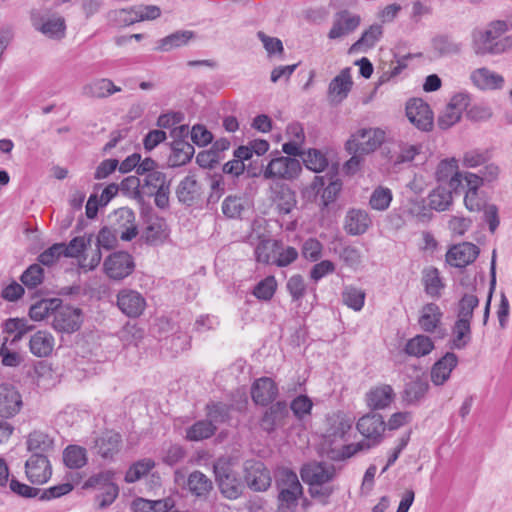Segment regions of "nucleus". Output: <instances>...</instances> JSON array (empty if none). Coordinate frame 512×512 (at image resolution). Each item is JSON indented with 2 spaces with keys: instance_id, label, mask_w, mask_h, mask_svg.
I'll use <instances>...</instances> for the list:
<instances>
[{
  "instance_id": "f257e3e1",
  "label": "nucleus",
  "mask_w": 512,
  "mask_h": 512,
  "mask_svg": "<svg viewBox=\"0 0 512 512\" xmlns=\"http://www.w3.org/2000/svg\"><path fill=\"white\" fill-rule=\"evenodd\" d=\"M356 428L359 433L364 436L365 440L355 444L344 445L339 450L331 449L327 453L329 459L333 461L345 460L354 456L359 451L368 450L376 446L382 440L386 423L382 415L378 413H368L358 420Z\"/></svg>"
},
{
  "instance_id": "f03ea898",
  "label": "nucleus",
  "mask_w": 512,
  "mask_h": 512,
  "mask_svg": "<svg viewBox=\"0 0 512 512\" xmlns=\"http://www.w3.org/2000/svg\"><path fill=\"white\" fill-rule=\"evenodd\" d=\"M275 485L279 491L277 512H294L299 497L303 494L297 474L289 468H278L274 474Z\"/></svg>"
},
{
  "instance_id": "7ed1b4c3",
  "label": "nucleus",
  "mask_w": 512,
  "mask_h": 512,
  "mask_svg": "<svg viewBox=\"0 0 512 512\" xmlns=\"http://www.w3.org/2000/svg\"><path fill=\"white\" fill-rule=\"evenodd\" d=\"M384 137V131L379 128H363L351 136L346 148L353 154H369L382 144Z\"/></svg>"
},
{
  "instance_id": "20e7f679",
  "label": "nucleus",
  "mask_w": 512,
  "mask_h": 512,
  "mask_svg": "<svg viewBox=\"0 0 512 512\" xmlns=\"http://www.w3.org/2000/svg\"><path fill=\"white\" fill-rule=\"evenodd\" d=\"M421 149V145L397 141L386 144L382 153L387 160V164L393 167L394 170H400L403 165L411 163L416 155L421 152Z\"/></svg>"
},
{
  "instance_id": "39448f33",
  "label": "nucleus",
  "mask_w": 512,
  "mask_h": 512,
  "mask_svg": "<svg viewBox=\"0 0 512 512\" xmlns=\"http://www.w3.org/2000/svg\"><path fill=\"white\" fill-rule=\"evenodd\" d=\"M302 167L296 158L278 156L272 158L263 171L264 179L293 180L298 177Z\"/></svg>"
},
{
  "instance_id": "423d86ee",
  "label": "nucleus",
  "mask_w": 512,
  "mask_h": 512,
  "mask_svg": "<svg viewBox=\"0 0 512 512\" xmlns=\"http://www.w3.org/2000/svg\"><path fill=\"white\" fill-rule=\"evenodd\" d=\"M110 226L120 234L125 242L132 241L139 233L136 224V214L129 207H121L109 216Z\"/></svg>"
},
{
  "instance_id": "0eeeda50",
  "label": "nucleus",
  "mask_w": 512,
  "mask_h": 512,
  "mask_svg": "<svg viewBox=\"0 0 512 512\" xmlns=\"http://www.w3.org/2000/svg\"><path fill=\"white\" fill-rule=\"evenodd\" d=\"M83 322V313L80 308L70 305L57 306L53 314V328L62 333H73L80 329Z\"/></svg>"
},
{
  "instance_id": "6e6552de",
  "label": "nucleus",
  "mask_w": 512,
  "mask_h": 512,
  "mask_svg": "<svg viewBox=\"0 0 512 512\" xmlns=\"http://www.w3.org/2000/svg\"><path fill=\"white\" fill-rule=\"evenodd\" d=\"M214 473L223 496L228 499H237L242 494V482L228 463H216Z\"/></svg>"
},
{
  "instance_id": "1a4fd4ad",
  "label": "nucleus",
  "mask_w": 512,
  "mask_h": 512,
  "mask_svg": "<svg viewBox=\"0 0 512 512\" xmlns=\"http://www.w3.org/2000/svg\"><path fill=\"white\" fill-rule=\"evenodd\" d=\"M104 272L113 280H123L133 273L135 269L134 258L125 251L110 254L104 261Z\"/></svg>"
},
{
  "instance_id": "9d476101",
  "label": "nucleus",
  "mask_w": 512,
  "mask_h": 512,
  "mask_svg": "<svg viewBox=\"0 0 512 512\" xmlns=\"http://www.w3.org/2000/svg\"><path fill=\"white\" fill-rule=\"evenodd\" d=\"M289 416V408L285 400L272 402L260 418L259 425L264 432L272 434L288 423Z\"/></svg>"
},
{
  "instance_id": "9b49d317",
  "label": "nucleus",
  "mask_w": 512,
  "mask_h": 512,
  "mask_svg": "<svg viewBox=\"0 0 512 512\" xmlns=\"http://www.w3.org/2000/svg\"><path fill=\"white\" fill-rule=\"evenodd\" d=\"M512 47L510 37L497 39L493 30L479 31L474 34V50L478 55H497L501 54Z\"/></svg>"
},
{
  "instance_id": "f8f14e48",
  "label": "nucleus",
  "mask_w": 512,
  "mask_h": 512,
  "mask_svg": "<svg viewBox=\"0 0 512 512\" xmlns=\"http://www.w3.org/2000/svg\"><path fill=\"white\" fill-rule=\"evenodd\" d=\"M408 120L419 130L430 131L433 126V113L430 106L420 98L410 99L406 104Z\"/></svg>"
},
{
  "instance_id": "ddd939ff",
  "label": "nucleus",
  "mask_w": 512,
  "mask_h": 512,
  "mask_svg": "<svg viewBox=\"0 0 512 512\" xmlns=\"http://www.w3.org/2000/svg\"><path fill=\"white\" fill-rule=\"evenodd\" d=\"M270 199L276 205L279 214H290L297 205L296 193L289 185L282 182H274L269 187Z\"/></svg>"
},
{
  "instance_id": "4468645a",
  "label": "nucleus",
  "mask_w": 512,
  "mask_h": 512,
  "mask_svg": "<svg viewBox=\"0 0 512 512\" xmlns=\"http://www.w3.org/2000/svg\"><path fill=\"white\" fill-rule=\"evenodd\" d=\"M25 472L33 484H44L52 475L50 462L46 455L33 453L25 463Z\"/></svg>"
},
{
  "instance_id": "2eb2a0df",
  "label": "nucleus",
  "mask_w": 512,
  "mask_h": 512,
  "mask_svg": "<svg viewBox=\"0 0 512 512\" xmlns=\"http://www.w3.org/2000/svg\"><path fill=\"white\" fill-rule=\"evenodd\" d=\"M117 306L127 317L137 318L144 312L146 300L135 290L122 289L117 294Z\"/></svg>"
},
{
  "instance_id": "dca6fc26",
  "label": "nucleus",
  "mask_w": 512,
  "mask_h": 512,
  "mask_svg": "<svg viewBox=\"0 0 512 512\" xmlns=\"http://www.w3.org/2000/svg\"><path fill=\"white\" fill-rule=\"evenodd\" d=\"M336 469L325 462H314L305 465L301 470V477L310 486L326 484L334 479Z\"/></svg>"
},
{
  "instance_id": "f3484780",
  "label": "nucleus",
  "mask_w": 512,
  "mask_h": 512,
  "mask_svg": "<svg viewBox=\"0 0 512 512\" xmlns=\"http://www.w3.org/2000/svg\"><path fill=\"white\" fill-rule=\"evenodd\" d=\"M23 401L19 391L11 384H0V417L9 419L22 409Z\"/></svg>"
},
{
  "instance_id": "a211bd4d",
  "label": "nucleus",
  "mask_w": 512,
  "mask_h": 512,
  "mask_svg": "<svg viewBox=\"0 0 512 512\" xmlns=\"http://www.w3.org/2000/svg\"><path fill=\"white\" fill-rule=\"evenodd\" d=\"M245 481L253 491H266L271 485L270 471L260 461L245 464Z\"/></svg>"
},
{
  "instance_id": "6ab92c4d",
  "label": "nucleus",
  "mask_w": 512,
  "mask_h": 512,
  "mask_svg": "<svg viewBox=\"0 0 512 512\" xmlns=\"http://www.w3.org/2000/svg\"><path fill=\"white\" fill-rule=\"evenodd\" d=\"M480 253L477 245L463 242L451 247L446 254V261L451 266L464 268L473 263Z\"/></svg>"
},
{
  "instance_id": "aec40b11",
  "label": "nucleus",
  "mask_w": 512,
  "mask_h": 512,
  "mask_svg": "<svg viewBox=\"0 0 512 512\" xmlns=\"http://www.w3.org/2000/svg\"><path fill=\"white\" fill-rule=\"evenodd\" d=\"M167 237L168 226L166 220L158 215H148L141 239L150 246H158L163 244Z\"/></svg>"
},
{
  "instance_id": "412c9836",
  "label": "nucleus",
  "mask_w": 512,
  "mask_h": 512,
  "mask_svg": "<svg viewBox=\"0 0 512 512\" xmlns=\"http://www.w3.org/2000/svg\"><path fill=\"white\" fill-rule=\"evenodd\" d=\"M361 23L359 15L341 10L334 16L333 25L328 33L329 39H339L355 31Z\"/></svg>"
},
{
  "instance_id": "4be33fe9",
  "label": "nucleus",
  "mask_w": 512,
  "mask_h": 512,
  "mask_svg": "<svg viewBox=\"0 0 512 512\" xmlns=\"http://www.w3.org/2000/svg\"><path fill=\"white\" fill-rule=\"evenodd\" d=\"M251 398L257 405L268 406L278 396V386L269 377L256 379L251 386Z\"/></svg>"
},
{
  "instance_id": "5701e85b",
  "label": "nucleus",
  "mask_w": 512,
  "mask_h": 512,
  "mask_svg": "<svg viewBox=\"0 0 512 512\" xmlns=\"http://www.w3.org/2000/svg\"><path fill=\"white\" fill-rule=\"evenodd\" d=\"M202 193L201 184L194 175L185 176L176 188L178 201L188 207L197 204L201 200Z\"/></svg>"
},
{
  "instance_id": "b1692460",
  "label": "nucleus",
  "mask_w": 512,
  "mask_h": 512,
  "mask_svg": "<svg viewBox=\"0 0 512 512\" xmlns=\"http://www.w3.org/2000/svg\"><path fill=\"white\" fill-rule=\"evenodd\" d=\"M472 83L480 90H498L503 88L504 77L486 67L475 69L470 74Z\"/></svg>"
},
{
  "instance_id": "393cba45",
  "label": "nucleus",
  "mask_w": 512,
  "mask_h": 512,
  "mask_svg": "<svg viewBox=\"0 0 512 512\" xmlns=\"http://www.w3.org/2000/svg\"><path fill=\"white\" fill-rule=\"evenodd\" d=\"M122 438L119 433L106 431L97 437L94 442V449L104 459H112L119 451Z\"/></svg>"
},
{
  "instance_id": "a878e982",
  "label": "nucleus",
  "mask_w": 512,
  "mask_h": 512,
  "mask_svg": "<svg viewBox=\"0 0 512 512\" xmlns=\"http://www.w3.org/2000/svg\"><path fill=\"white\" fill-rule=\"evenodd\" d=\"M170 155L167 164L171 168L181 167L189 163L195 153L192 144L183 139H175L170 144Z\"/></svg>"
},
{
  "instance_id": "bb28decb",
  "label": "nucleus",
  "mask_w": 512,
  "mask_h": 512,
  "mask_svg": "<svg viewBox=\"0 0 512 512\" xmlns=\"http://www.w3.org/2000/svg\"><path fill=\"white\" fill-rule=\"evenodd\" d=\"M395 392L391 385L382 384L372 387L366 393V403L372 410L385 409L393 402Z\"/></svg>"
},
{
  "instance_id": "cd10ccee",
  "label": "nucleus",
  "mask_w": 512,
  "mask_h": 512,
  "mask_svg": "<svg viewBox=\"0 0 512 512\" xmlns=\"http://www.w3.org/2000/svg\"><path fill=\"white\" fill-rule=\"evenodd\" d=\"M371 223V218L365 210L350 209L345 216L344 229L348 235H362L368 230Z\"/></svg>"
},
{
  "instance_id": "c85d7f7f",
  "label": "nucleus",
  "mask_w": 512,
  "mask_h": 512,
  "mask_svg": "<svg viewBox=\"0 0 512 512\" xmlns=\"http://www.w3.org/2000/svg\"><path fill=\"white\" fill-rule=\"evenodd\" d=\"M121 91L122 88L108 78L93 79L82 88L83 95L97 99L108 98Z\"/></svg>"
},
{
  "instance_id": "c756f323",
  "label": "nucleus",
  "mask_w": 512,
  "mask_h": 512,
  "mask_svg": "<svg viewBox=\"0 0 512 512\" xmlns=\"http://www.w3.org/2000/svg\"><path fill=\"white\" fill-rule=\"evenodd\" d=\"M458 364V357L453 352H447L434 363L431 369V380L439 386L443 385L450 377L452 370Z\"/></svg>"
},
{
  "instance_id": "7c9ffc66",
  "label": "nucleus",
  "mask_w": 512,
  "mask_h": 512,
  "mask_svg": "<svg viewBox=\"0 0 512 512\" xmlns=\"http://www.w3.org/2000/svg\"><path fill=\"white\" fill-rule=\"evenodd\" d=\"M281 240L263 237L260 238L254 249L255 260L264 265H274L277 249Z\"/></svg>"
},
{
  "instance_id": "2f4dec72",
  "label": "nucleus",
  "mask_w": 512,
  "mask_h": 512,
  "mask_svg": "<svg viewBox=\"0 0 512 512\" xmlns=\"http://www.w3.org/2000/svg\"><path fill=\"white\" fill-rule=\"evenodd\" d=\"M442 317L443 312L437 304L427 303L421 309L418 324L424 332L433 333L440 325Z\"/></svg>"
},
{
  "instance_id": "473e14b6",
  "label": "nucleus",
  "mask_w": 512,
  "mask_h": 512,
  "mask_svg": "<svg viewBox=\"0 0 512 512\" xmlns=\"http://www.w3.org/2000/svg\"><path fill=\"white\" fill-rule=\"evenodd\" d=\"M451 330L452 337L449 341L450 348L461 350L467 347L472 339L471 322L456 319Z\"/></svg>"
},
{
  "instance_id": "72a5a7b5",
  "label": "nucleus",
  "mask_w": 512,
  "mask_h": 512,
  "mask_svg": "<svg viewBox=\"0 0 512 512\" xmlns=\"http://www.w3.org/2000/svg\"><path fill=\"white\" fill-rule=\"evenodd\" d=\"M29 348L33 355L37 357H47L53 351L54 337L48 331H37L30 338Z\"/></svg>"
},
{
  "instance_id": "f704fd0d",
  "label": "nucleus",
  "mask_w": 512,
  "mask_h": 512,
  "mask_svg": "<svg viewBox=\"0 0 512 512\" xmlns=\"http://www.w3.org/2000/svg\"><path fill=\"white\" fill-rule=\"evenodd\" d=\"M429 383L426 378L416 377L405 384L402 399L408 405L419 403L426 395Z\"/></svg>"
},
{
  "instance_id": "c9c22d12",
  "label": "nucleus",
  "mask_w": 512,
  "mask_h": 512,
  "mask_svg": "<svg viewBox=\"0 0 512 512\" xmlns=\"http://www.w3.org/2000/svg\"><path fill=\"white\" fill-rule=\"evenodd\" d=\"M186 486L189 492L198 498H206L213 489L211 479L198 470L189 474Z\"/></svg>"
},
{
  "instance_id": "e433bc0d",
  "label": "nucleus",
  "mask_w": 512,
  "mask_h": 512,
  "mask_svg": "<svg viewBox=\"0 0 512 512\" xmlns=\"http://www.w3.org/2000/svg\"><path fill=\"white\" fill-rule=\"evenodd\" d=\"M352 85L353 82L350 75V69L345 68L331 80L328 87V94L333 98L338 97V101H342L348 96Z\"/></svg>"
},
{
  "instance_id": "4c0bfd02",
  "label": "nucleus",
  "mask_w": 512,
  "mask_h": 512,
  "mask_svg": "<svg viewBox=\"0 0 512 512\" xmlns=\"http://www.w3.org/2000/svg\"><path fill=\"white\" fill-rule=\"evenodd\" d=\"M422 281L427 295L432 298H439L441 296V291L445 285L442 282L437 268L429 267L425 269L423 271Z\"/></svg>"
},
{
  "instance_id": "58836bf2",
  "label": "nucleus",
  "mask_w": 512,
  "mask_h": 512,
  "mask_svg": "<svg viewBox=\"0 0 512 512\" xmlns=\"http://www.w3.org/2000/svg\"><path fill=\"white\" fill-rule=\"evenodd\" d=\"M232 405L223 402H210L206 404V418L214 427L227 422L230 419Z\"/></svg>"
},
{
  "instance_id": "ea45409f",
  "label": "nucleus",
  "mask_w": 512,
  "mask_h": 512,
  "mask_svg": "<svg viewBox=\"0 0 512 512\" xmlns=\"http://www.w3.org/2000/svg\"><path fill=\"white\" fill-rule=\"evenodd\" d=\"M434 349L433 341L425 335H416L408 340L404 351L409 356L422 357L428 355Z\"/></svg>"
},
{
  "instance_id": "a19ab883",
  "label": "nucleus",
  "mask_w": 512,
  "mask_h": 512,
  "mask_svg": "<svg viewBox=\"0 0 512 512\" xmlns=\"http://www.w3.org/2000/svg\"><path fill=\"white\" fill-rule=\"evenodd\" d=\"M61 304L59 298H46L40 299L29 309V316L32 320L41 321L47 317L50 313L54 314L57 306Z\"/></svg>"
},
{
  "instance_id": "79ce46f5",
  "label": "nucleus",
  "mask_w": 512,
  "mask_h": 512,
  "mask_svg": "<svg viewBox=\"0 0 512 512\" xmlns=\"http://www.w3.org/2000/svg\"><path fill=\"white\" fill-rule=\"evenodd\" d=\"M216 431V427L206 418L196 421L186 430V439L189 441H201L212 437Z\"/></svg>"
},
{
  "instance_id": "37998d69",
  "label": "nucleus",
  "mask_w": 512,
  "mask_h": 512,
  "mask_svg": "<svg viewBox=\"0 0 512 512\" xmlns=\"http://www.w3.org/2000/svg\"><path fill=\"white\" fill-rule=\"evenodd\" d=\"M63 461L71 469L82 468L87 463L85 448L78 445L67 446L63 452Z\"/></svg>"
},
{
  "instance_id": "c03bdc74",
  "label": "nucleus",
  "mask_w": 512,
  "mask_h": 512,
  "mask_svg": "<svg viewBox=\"0 0 512 512\" xmlns=\"http://www.w3.org/2000/svg\"><path fill=\"white\" fill-rule=\"evenodd\" d=\"M141 183L143 197H152L155 190H160L164 188L165 185L170 184V182L167 181L165 173L161 171L148 173L146 176H144L143 180H141Z\"/></svg>"
},
{
  "instance_id": "a18cd8bd",
  "label": "nucleus",
  "mask_w": 512,
  "mask_h": 512,
  "mask_svg": "<svg viewBox=\"0 0 512 512\" xmlns=\"http://www.w3.org/2000/svg\"><path fill=\"white\" fill-rule=\"evenodd\" d=\"M155 467V461L150 458H143L134 462L126 471L125 482L135 483L147 475Z\"/></svg>"
},
{
  "instance_id": "49530a36",
  "label": "nucleus",
  "mask_w": 512,
  "mask_h": 512,
  "mask_svg": "<svg viewBox=\"0 0 512 512\" xmlns=\"http://www.w3.org/2000/svg\"><path fill=\"white\" fill-rule=\"evenodd\" d=\"M429 207L436 211H445L452 204L451 191L445 187L438 186L428 196Z\"/></svg>"
},
{
  "instance_id": "de8ad7c7",
  "label": "nucleus",
  "mask_w": 512,
  "mask_h": 512,
  "mask_svg": "<svg viewBox=\"0 0 512 512\" xmlns=\"http://www.w3.org/2000/svg\"><path fill=\"white\" fill-rule=\"evenodd\" d=\"M382 35V27L378 24L371 25L362 36L351 46V52L373 47Z\"/></svg>"
},
{
  "instance_id": "09e8293b",
  "label": "nucleus",
  "mask_w": 512,
  "mask_h": 512,
  "mask_svg": "<svg viewBox=\"0 0 512 512\" xmlns=\"http://www.w3.org/2000/svg\"><path fill=\"white\" fill-rule=\"evenodd\" d=\"M28 450L33 453L44 454L53 447V440L44 432L33 431L27 439Z\"/></svg>"
},
{
  "instance_id": "8fccbe9b",
  "label": "nucleus",
  "mask_w": 512,
  "mask_h": 512,
  "mask_svg": "<svg viewBox=\"0 0 512 512\" xmlns=\"http://www.w3.org/2000/svg\"><path fill=\"white\" fill-rule=\"evenodd\" d=\"M365 297V291L354 286H346L342 292L343 303L354 311H360L363 308Z\"/></svg>"
},
{
  "instance_id": "3c124183",
  "label": "nucleus",
  "mask_w": 512,
  "mask_h": 512,
  "mask_svg": "<svg viewBox=\"0 0 512 512\" xmlns=\"http://www.w3.org/2000/svg\"><path fill=\"white\" fill-rule=\"evenodd\" d=\"M479 305V299L474 294L465 293L458 302L457 319L471 322L474 309Z\"/></svg>"
},
{
  "instance_id": "603ef678",
  "label": "nucleus",
  "mask_w": 512,
  "mask_h": 512,
  "mask_svg": "<svg viewBox=\"0 0 512 512\" xmlns=\"http://www.w3.org/2000/svg\"><path fill=\"white\" fill-rule=\"evenodd\" d=\"M193 36L194 33L191 31H177L161 39L157 48L161 51H169L185 45Z\"/></svg>"
},
{
  "instance_id": "864d4df0",
  "label": "nucleus",
  "mask_w": 512,
  "mask_h": 512,
  "mask_svg": "<svg viewBox=\"0 0 512 512\" xmlns=\"http://www.w3.org/2000/svg\"><path fill=\"white\" fill-rule=\"evenodd\" d=\"M302 160L306 168L314 172H322L328 166L326 156L318 149H309L303 154Z\"/></svg>"
},
{
  "instance_id": "5fc2aeb1",
  "label": "nucleus",
  "mask_w": 512,
  "mask_h": 512,
  "mask_svg": "<svg viewBox=\"0 0 512 512\" xmlns=\"http://www.w3.org/2000/svg\"><path fill=\"white\" fill-rule=\"evenodd\" d=\"M41 33L44 35L60 39L64 36L65 32V22L64 19L58 18H48L44 20L39 26L36 27Z\"/></svg>"
},
{
  "instance_id": "6e6d98bb",
  "label": "nucleus",
  "mask_w": 512,
  "mask_h": 512,
  "mask_svg": "<svg viewBox=\"0 0 512 512\" xmlns=\"http://www.w3.org/2000/svg\"><path fill=\"white\" fill-rule=\"evenodd\" d=\"M288 408L298 420H303L307 415L311 414L313 402L307 395H298L295 397Z\"/></svg>"
},
{
  "instance_id": "4d7b16f0",
  "label": "nucleus",
  "mask_w": 512,
  "mask_h": 512,
  "mask_svg": "<svg viewBox=\"0 0 512 512\" xmlns=\"http://www.w3.org/2000/svg\"><path fill=\"white\" fill-rule=\"evenodd\" d=\"M43 279L44 270L38 263L30 265L20 277L21 282L29 289L36 288Z\"/></svg>"
},
{
  "instance_id": "13d9d810",
  "label": "nucleus",
  "mask_w": 512,
  "mask_h": 512,
  "mask_svg": "<svg viewBox=\"0 0 512 512\" xmlns=\"http://www.w3.org/2000/svg\"><path fill=\"white\" fill-rule=\"evenodd\" d=\"M277 282L274 276H267L256 284L253 289V295L264 301L270 300L276 291Z\"/></svg>"
},
{
  "instance_id": "bf43d9fd",
  "label": "nucleus",
  "mask_w": 512,
  "mask_h": 512,
  "mask_svg": "<svg viewBox=\"0 0 512 512\" xmlns=\"http://www.w3.org/2000/svg\"><path fill=\"white\" fill-rule=\"evenodd\" d=\"M391 201V190L389 188L378 187L373 191L369 204L375 210L384 211L390 206Z\"/></svg>"
},
{
  "instance_id": "052dcab7",
  "label": "nucleus",
  "mask_w": 512,
  "mask_h": 512,
  "mask_svg": "<svg viewBox=\"0 0 512 512\" xmlns=\"http://www.w3.org/2000/svg\"><path fill=\"white\" fill-rule=\"evenodd\" d=\"M277 250L276 258L274 259V265L277 267H287L298 259L299 253L297 249L292 246H285L282 240Z\"/></svg>"
},
{
  "instance_id": "680f3d73",
  "label": "nucleus",
  "mask_w": 512,
  "mask_h": 512,
  "mask_svg": "<svg viewBox=\"0 0 512 512\" xmlns=\"http://www.w3.org/2000/svg\"><path fill=\"white\" fill-rule=\"evenodd\" d=\"M489 158L490 156L487 151L472 149L464 152L462 166L465 168H477L488 162Z\"/></svg>"
},
{
  "instance_id": "e2e57ef3",
  "label": "nucleus",
  "mask_w": 512,
  "mask_h": 512,
  "mask_svg": "<svg viewBox=\"0 0 512 512\" xmlns=\"http://www.w3.org/2000/svg\"><path fill=\"white\" fill-rule=\"evenodd\" d=\"M118 186L120 191L134 199L140 200L143 198L142 183L140 178L137 176H128L124 178Z\"/></svg>"
},
{
  "instance_id": "0e129e2a",
  "label": "nucleus",
  "mask_w": 512,
  "mask_h": 512,
  "mask_svg": "<svg viewBox=\"0 0 512 512\" xmlns=\"http://www.w3.org/2000/svg\"><path fill=\"white\" fill-rule=\"evenodd\" d=\"M286 289L293 301L297 302L302 300L306 293L304 278L300 274L291 276L286 283Z\"/></svg>"
},
{
  "instance_id": "69168bd1",
  "label": "nucleus",
  "mask_w": 512,
  "mask_h": 512,
  "mask_svg": "<svg viewBox=\"0 0 512 512\" xmlns=\"http://www.w3.org/2000/svg\"><path fill=\"white\" fill-rule=\"evenodd\" d=\"M26 319L10 318L5 321V331L7 333H15L14 341L20 340L27 332L32 330Z\"/></svg>"
},
{
  "instance_id": "338daca9",
  "label": "nucleus",
  "mask_w": 512,
  "mask_h": 512,
  "mask_svg": "<svg viewBox=\"0 0 512 512\" xmlns=\"http://www.w3.org/2000/svg\"><path fill=\"white\" fill-rule=\"evenodd\" d=\"M323 245L316 238H308L304 241L301 249L302 256L310 261L316 262L322 256Z\"/></svg>"
},
{
  "instance_id": "774afa93",
  "label": "nucleus",
  "mask_w": 512,
  "mask_h": 512,
  "mask_svg": "<svg viewBox=\"0 0 512 512\" xmlns=\"http://www.w3.org/2000/svg\"><path fill=\"white\" fill-rule=\"evenodd\" d=\"M63 256L62 243H55L37 257L39 265L51 267Z\"/></svg>"
}]
</instances>
